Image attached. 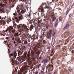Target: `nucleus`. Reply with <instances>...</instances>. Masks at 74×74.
Returning <instances> with one entry per match:
<instances>
[{"label":"nucleus","instance_id":"cd10ccee","mask_svg":"<svg viewBox=\"0 0 74 74\" xmlns=\"http://www.w3.org/2000/svg\"><path fill=\"white\" fill-rule=\"evenodd\" d=\"M27 52H25L24 53V55L25 56V57H26V55H27Z\"/></svg>","mask_w":74,"mask_h":74},{"label":"nucleus","instance_id":"9b49d317","mask_svg":"<svg viewBox=\"0 0 74 74\" xmlns=\"http://www.w3.org/2000/svg\"><path fill=\"white\" fill-rule=\"evenodd\" d=\"M8 30L9 33H12V31L14 30V28L12 26H10L8 27Z\"/></svg>","mask_w":74,"mask_h":74},{"label":"nucleus","instance_id":"f704fd0d","mask_svg":"<svg viewBox=\"0 0 74 74\" xmlns=\"http://www.w3.org/2000/svg\"><path fill=\"white\" fill-rule=\"evenodd\" d=\"M56 23H59V21H58V19H57L56 21Z\"/></svg>","mask_w":74,"mask_h":74},{"label":"nucleus","instance_id":"20e7f679","mask_svg":"<svg viewBox=\"0 0 74 74\" xmlns=\"http://www.w3.org/2000/svg\"><path fill=\"white\" fill-rule=\"evenodd\" d=\"M72 36V34L70 32H65L62 35V37L64 38H66V37H71Z\"/></svg>","mask_w":74,"mask_h":74},{"label":"nucleus","instance_id":"0eeeda50","mask_svg":"<svg viewBox=\"0 0 74 74\" xmlns=\"http://www.w3.org/2000/svg\"><path fill=\"white\" fill-rule=\"evenodd\" d=\"M50 60H51V59H50V57H47V58H45L44 60V64H46L47 63H49V61H50Z\"/></svg>","mask_w":74,"mask_h":74},{"label":"nucleus","instance_id":"e433bc0d","mask_svg":"<svg viewBox=\"0 0 74 74\" xmlns=\"http://www.w3.org/2000/svg\"><path fill=\"white\" fill-rule=\"evenodd\" d=\"M17 70H18V68H16L15 69V71L16 72H16H17Z\"/></svg>","mask_w":74,"mask_h":74},{"label":"nucleus","instance_id":"aec40b11","mask_svg":"<svg viewBox=\"0 0 74 74\" xmlns=\"http://www.w3.org/2000/svg\"><path fill=\"white\" fill-rule=\"evenodd\" d=\"M15 40H16V41L17 42H18V43H21V41L20 40V39H17V40L16 39H15Z\"/></svg>","mask_w":74,"mask_h":74},{"label":"nucleus","instance_id":"473e14b6","mask_svg":"<svg viewBox=\"0 0 74 74\" xmlns=\"http://www.w3.org/2000/svg\"><path fill=\"white\" fill-rule=\"evenodd\" d=\"M18 53L20 54H22V52L21 51L19 50L18 51Z\"/></svg>","mask_w":74,"mask_h":74},{"label":"nucleus","instance_id":"c9c22d12","mask_svg":"<svg viewBox=\"0 0 74 74\" xmlns=\"http://www.w3.org/2000/svg\"><path fill=\"white\" fill-rule=\"evenodd\" d=\"M58 47H59V48H60L61 46H60V45H58V46H56V47L57 48V49H58V48H57Z\"/></svg>","mask_w":74,"mask_h":74},{"label":"nucleus","instance_id":"f3484780","mask_svg":"<svg viewBox=\"0 0 74 74\" xmlns=\"http://www.w3.org/2000/svg\"><path fill=\"white\" fill-rule=\"evenodd\" d=\"M23 8V5H18L17 6L16 9L18 10V9H22V8Z\"/></svg>","mask_w":74,"mask_h":74},{"label":"nucleus","instance_id":"b1692460","mask_svg":"<svg viewBox=\"0 0 74 74\" xmlns=\"http://www.w3.org/2000/svg\"><path fill=\"white\" fill-rule=\"evenodd\" d=\"M62 74H68V73L67 71H63Z\"/></svg>","mask_w":74,"mask_h":74},{"label":"nucleus","instance_id":"58836bf2","mask_svg":"<svg viewBox=\"0 0 74 74\" xmlns=\"http://www.w3.org/2000/svg\"><path fill=\"white\" fill-rule=\"evenodd\" d=\"M30 27H31V28H33V27H34L33 25H31Z\"/></svg>","mask_w":74,"mask_h":74},{"label":"nucleus","instance_id":"c85d7f7f","mask_svg":"<svg viewBox=\"0 0 74 74\" xmlns=\"http://www.w3.org/2000/svg\"><path fill=\"white\" fill-rule=\"evenodd\" d=\"M69 71L70 72H71V71H73V70L72 69H71L70 68H69Z\"/></svg>","mask_w":74,"mask_h":74},{"label":"nucleus","instance_id":"49530a36","mask_svg":"<svg viewBox=\"0 0 74 74\" xmlns=\"http://www.w3.org/2000/svg\"><path fill=\"white\" fill-rule=\"evenodd\" d=\"M38 23H41V21H40V20H38Z\"/></svg>","mask_w":74,"mask_h":74},{"label":"nucleus","instance_id":"f03ea898","mask_svg":"<svg viewBox=\"0 0 74 74\" xmlns=\"http://www.w3.org/2000/svg\"><path fill=\"white\" fill-rule=\"evenodd\" d=\"M14 25L15 26H17V27L18 29H21V27L22 29H21L20 30V31L19 32V35H21V36H23V34H24V30L25 31H28L29 30V29L27 28L26 25L25 24L22 25V24H20L18 25H17L16 23L14 24Z\"/></svg>","mask_w":74,"mask_h":74},{"label":"nucleus","instance_id":"6e6d98bb","mask_svg":"<svg viewBox=\"0 0 74 74\" xmlns=\"http://www.w3.org/2000/svg\"><path fill=\"white\" fill-rule=\"evenodd\" d=\"M21 55H22V54H19V53H18V56H19Z\"/></svg>","mask_w":74,"mask_h":74},{"label":"nucleus","instance_id":"864d4df0","mask_svg":"<svg viewBox=\"0 0 74 74\" xmlns=\"http://www.w3.org/2000/svg\"><path fill=\"white\" fill-rule=\"evenodd\" d=\"M50 48H51V47H50V46H48L47 47V49H50Z\"/></svg>","mask_w":74,"mask_h":74},{"label":"nucleus","instance_id":"f8f14e48","mask_svg":"<svg viewBox=\"0 0 74 74\" xmlns=\"http://www.w3.org/2000/svg\"><path fill=\"white\" fill-rule=\"evenodd\" d=\"M5 23V18H4L3 20L1 21L0 22V25H4Z\"/></svg>","mask_w":74,"mask_h":74},{"label":"nucleus","instance_id":"1a4fd4ad","mask_svg":"<svg viewBox=\"0 0 74 74\" xmlns=\"http://www.w3.org/2000/svg\"><path fill=\"white\" fill-rule=\"evenodd\" d=\"M43 5H44V4H42V5H41L38 8V11H39V12H44L45 11H44V8H43Z\"/></svg>","mask_w":74,"mask_h":74},{"label":"nucleus","instance_id":"0e129e2a","mask_svg":"<svg viewBox=\"0 0 74 74\" xmlns=\"http://www.w3.org/2000/svg\"><path fill=\"white\" fill-rule=\"evenodd\" d=\"M44 60H43L42 62V63H44Z\"/></svg>","mask_w":74,"mask_h":74},{"label":"nucleus","instance_id":"c03bdc74","mask_svg":"<svg viewBox=\"0 0 74 74\" xmlns=\"http://www.w3.org/2000/svg\"><path fill=\"white\" fill-rule=\"evenodd\" d=\"M38 71H36L35 72V74H38Z\"/></svg>","mask_w":74,"mask_h":74},{"label":"nucleus","instance_id":"5701e85b","mask_svg":"<svg viewBox=\"0 0 74 74\" xmlns=\"http://www.w3.org/2000/svg\"><path fill=\"white\" fill-rule=\"evenodd\" d=\"M18 34H18V33H14V36H15V37H18Z\"/></svg>","mask_w":74,"mask_h":74},{"label":"nucleus","instance_id":"6e6552de","mask_svg":"<svg viewBox=\"0 0 74 74\" xmlns=\"http://www.w3.org/2000/svg\"><path fill=\"white\" fill-rule=\"evenodd\" d=\"M14 58H11V62H12V63L13 64H15L16 63V61L14 60L15 59V58H16V54L14 55Z\"/></svg>","mask_w":74,"mask_h":74},{"label":"nucleus","instance_id":"ea45409f","mask_svg":"<svg viewBox=\"0 0 74 74\" xmlns=\"http://www.w3.org/2000/svg\"><path fill=\"white\" fill-rule=\"evenodd\" d=\"M9 39V37H6L5 38V39H6V40H8Z\"/></svg>","mask_w":74,"mask_h":74},{"label":"nucleus","instance_id":"052dcab7","mask_svg":"<svg viewBox=\"0 0 74 74\" xmlns=\"http://www.w3.org/2000/svg\"><path fill=\"white\" fill-rule=\"evenodd\" d=\"M15 39V38H14V37H13L12 38V40H14Z\"/></svg>","mask_w":74,"mask_h":74},{"label":"nucleus","instance_id":"a18cd8bd","mask_svg":"<svg viewBox=\"0 0 74 74\" xmlns=\"http://www.w3.org/2000/svg\"><path fill=\"white\" fill-rule=\"evenodd\" d=\"M13 55H14V54L13 53L10 54V56H13Z\"/></svg>","mask_w":74,"mask_h":74},{"label":"nucleus","instance_id":"69168bd1","mask_svg":"<svg viewBox=\"0 0 74 74\" xmlns=\"http://www.w3.org/2000/svg\"><path fill=\"white\" fill-rule=\"evenodd\" d=\"M1 35H2V36H5V35L3 34V33H1Z\"/></svg>","mask_w":74,"mask_h":74},{"label":"nucleus","instance_id":"bf43d9fd","mask_svg":"<svg viewBox=\"0 0 74 74\" xmlns=\"http://www.w3.org/2000/svg\"><path fill=\"white\" fill-rule=\"evenodd\" d=\"M74 50H72V54H74Z\"/></svg>","mask_w":74,"mask_h":74},{"label":"nucleus","instance_id":"774afa93","mask_svg":"<svg viewBox=\"0 0 74 74\" xmlns=\"http://www.w3.org/2000/svg\"><path fill=\"white\" fill-rule=\"evenodd\" d=\"M53 74H56V72H55Z\"/></svg>","mask_w":74,"mask_h":74},{"label":"nucleus","instance_id":"ddd939ff","mask_svg":"<svg viewBox=\"0 0 74 74\" xmlns=\"http://www.w3.org/2000/svg\"><path fill=\"white\" fill-rule=\"evenodd\" d=\"M45 71V67H43L42 69V71L40 73V74H44Z\"/></svg>","mask_w":74,"mask_h":74},{"label":"nucleus","instance_id":"7ed1b4c3","mask_svg":"<svg viewBox=\"0 0 74 74\" xmlns=\"http://www.w3.org/2000/svg\"><path fill=\"white\" fill-rule=\"evenodd\" d=\"M46 7L47 8L49 9V10L47 11L48 13L51 16L52 21V22H53V21H55L56 20V16H55V15L54 12H51L52 8L51 7L49 6H48L46 5Z\"/></svg>","mask_w":74,"mask_h":74},{"label":"nucleus","instance_id":"680f3d73","mask_svg":"<svg viewBox=\"0 0 74 74\" xmlns=\"http://www.w3.org/2000/svg\"><path fill=\"white\" fill-rule=\"evenodd\" d=\"M16 53V51H15L14 53H13V55H15V54Z\"/></svg>","mask_w":74,"mask_h":74},{"label":"nucleus","instance_id":"de8ad7c7","mask_svg":"<svg viewBox=\"0 0 74 74\" xmlns=\"http://www.w3.org/2000/svg\"><path fill=\"white\" fill-rule=\"evenodd\" d=\"M55 32H53V34H52L53 36H55Z\"/></svg>","mask_w":74,"mask_h":74},{"label":"nucleus","instance_id":"2f4dec72","mask_svg":"<svg viewBox=\"0 0 74 74\" xmlns=\"http://www.w3.org/2000/svg\"><path fill=\"white\" fill-rule=\"evenodd\" d=\"M53 51H52L51 52L50 54L51 56H53Z\"/></svg>","mask_w":74,"mask_h":74},{"label":"nucleus","instance_id":"79ce46f5","mask_svg":"<svg viewBox=\"0 0 74 74\" xmlns=\"http://www.w3.org/2000/svg\"><path fill=\"white\" fill-rule=\"evenodd\" d=\"M58 23H56V24L55 25L56 27L57 26H58Z\"/></svg>","mask_w":74,"mask_h":74},{"label":"nucleus","instance_id":"37998d69","mask_svg":"<svg viewBox=\"0 0 74 74\" xmlns=\"http://www.w3.org/2000/svg\"><path fill=\"white\" fill-rule=\"evenodd\" d=\"M20 11V10L19 9L18 10H17V12H18V13L19 14H20V12H19Z\"/></svg>","mask_w":74,"mask_h":74},{"label":"nucleus","instance_id":"a19ab883","mask_svg":"<svg viewBox=\"0 0 74 74\" xmlns=\"http://www.w3.org/2000/svg\"><path fill=\"white\" fill-rule=\"evenodd\" d=\"M0 6L1 7H3V3L0 4Z\"/></svg>","mask_w":74,"mask_h":74},{"label":"nucleus","instance_id":"4d7b16f0","mask_svg":"<svg viewBox=\"0 0 74 74\" xmlns=\"http://www.w3.org/2000/svg\"><path fill=\"white\" fill-rule=\"evenodd\" d=\"M28 16L29 17H30V16H31V14H30V13H29V14L28 15Z\"/></svg>","mask_w":74,"mask_h":74},{"label":"nucleus","instance_id":"c756f323","mask_svg":"<svg viewBox=\"0 0 74 74\" xmlns=\"http://www.w3.org/2000/svg\"><path fill=\"white\" fill-rule=\"evenodd\" d=\"M13 15H14L15 16H16L17 15V13L16 12L15 13H13Z\"/></svg>","mask_w":74,"mask_h":74},{"label":"nucleus","instance_id":"2eb2a0df","mask_svg":"<svg viewBox=\"0 0 74 74\" xmlns=\"http://www.w3.org/2000/svg\"><path fill=\"white\" fill-rule=\"evenodd\" d=\"M70 27V24H67L66 26L63 29L65 30V29H68Z\"/></svg>","mask_w":74,"mask_h":74},{"label":"nucleus","instance_id":"3c124183","mask_svg":"<svg viewBox=\"0 0 74 74\" xmlns=\"http://www.w3.org/2000/svg\"><path fill=\"white\" fill-rule=\"evenodd\" d=\"M12 32L13 33H15V30L13 29L12 31Z\"/></svg>","mask_w":74,"mask_h":74},{"label":"nucleus","instance_id":"a211bd4d","mask_svg":"<svg viewBox=\"0 0 74 74\" xmlns=\"http://www.w3.org/2000/svg\"><path fill=\"white\" fill-rule=\"evenodd\" d=\"M16 40L15 41V40H13V43L14 44H15L14 45V46L15 47H16V46H18V43L16 42Z\"/></svg>","mask_w":74,"mask_h":74},{"label":"nucleus","instance_id":"7c9ffc66","mask_svg":"<svg viewBox=\"0 0 74 74\" xmlns=\"http://www.w3.org/2000/svg\"><path fill=\"white\" fill-rule=\"evenodd\" d=\"M28 43L27 42V40H25L24 41V44H27Z\"/></svg>","mask_w":74,"mask_h":74},{"label":"nucleus","instance_id":"423d86ee","mask_svg":"<svg viewBox=\"0 0 74 74\" xmlns=\"http://www.w3.org/2000/svg\"><path fill=\"white\" fill-rule=\"evenodd\" d=\"M47 68L48 69V71H49V69L50 71H53V63H51V64H50L49 66L47 67Z\"/></svg>","mask_w":74,"mask_h":74},{"label":"nucleus","instance_id":"a878e982","mask_svg":"<svg viewBox=\"0 0 74 74\" xmlns=\"http://www.w3.org/2000/svg\"><path fill=\"white\" fill-rule=\"evenodd\" d=\"M18 58L19 59H20V60H23V59H24V58L22 57H20L19 56Z\"/></svg>","mask_w":74,"mask_h":74},{"label":"nucleus","instance_id":"09e8293b","mask_svg":"<svg viewBox=\"0 0 74 74\" xmlns=\"http://www.w3.org/2000/svg\"><path fill=\"white\" fill-rule=\"evenodd\" d=\"M40 66H41V64H39V65L38 66V69L40 68Z\"/></svg>","mask_w":74,"mask_h":74},{"label":"nucleus","instance_id":"13d9d810","mask_svg":"<svg viewBox=\"0 0 74 74\" xmlns=\"http://www.w3.org/2000/svg\"><path fill=\"white\" fill-rule=\"evenodd\" d=\"M4 18H1V16H0V19H1V20H2V19H4Z\"/></svg>","mask_w":74,"mask_h":74},{"label":"nucleus","instance_id":"dca6fc26","mask_svg":"<svg viewBox=\"0 0 74 74\" xmlns=\"http://www.w3.org/2000/svg\"><path fill=\"white\" fill-rule=\"evenodd\" d=\"M27 71H25L24 72H23V71H22L20 72H19L18 73V74H26L27 73Z\"/></svg>","mask_w":74,"mask_h":74},{"label":"nucleus","instance_id":"338daca9","mask_svg":"<svg viewBox=\"0 0 74 74\" xmlns=\"http://www.w3.org/2000/svg\"><path fill=\"white\" fill-rule=\"evenodd\" d=\"M38 37H36V38H35L36 39L38 40Z\"/></svg>","mask_w":74,"mask_h":74},{"label":"nucleus","instance_id":"8fccbe9b","mask_svg":"<svg viewBox=\"0 0 74 74\" xmlns=\"http://www.w3.org/2000/svg\"><path fill=\"white\" fill-rule=\"evenodd\" d=\"M21 1H23L24 2H26V0H20Z\"/></svg>","mask_w":74,"mask_h":74},{"label":"nucleus","instance_id":"603ef678","mask_svg":"<svg viewBox=\"0 0 74 74\" xmlns=\"http://www.w3.org/2000/svg\"><path fill=\"white\" fill-rule=\"evenodd\" d=\"M71 16H72V15H71V14H70L69 15V17L71 18Z\"/></svg>","mask_w":74,"mask_h":74},{"label":"nucleus","instance_id":"72a5a7b5","mask_svg":"<svg viewBox=\"0 0 74 74\" xmlns=\"http://www.w3.org/2000/svg\"><path fill=\"white\" fill-rule=\"evenodd\" d=\"M43 34H42L44 35H44H45V31H43V32H42Z\"/></svg>","mask_w":74,"mask_h":74},{"label":"nucleus","instance_id":"9d476101","mask_svg":"<svg viewBox=\"0 0 74 74\" xmlns=\"http://www.w3.org/2000/svg\"><path fill=\"white\" fill-rule=\"evenodd\" d=\"M53 32V31L52 29H51L50 31H49L47 35V37L48 38H51V34H52Z\"/></svg>","mask_w":74,"mask_h":74},{"label":"nucleus","instance_id":"f257e3e1","mask_svg":"<svg viewBox=\"0 0 74 74\" xmlns=\"http://www.w3.org/2000/svg\"><path fill=\"white\" fill-rule=\"evenodd\" d=\"M42 40H39L37 44L36 45V46L33 48V49L35 52L38 55H39L40 53V50L38 51V48H41V47H43L44 45V44H47V42L45 40H43L42 42Z\"/></svg>","mask_w":74,"mask_h":74},{"label":"nucleus","instance_id":"bb28decb","mask_svg":"<svg viewBox=\"0 0 74 74\" xmlns=\"http://www.w3.org/2000/svg\"><path fill=\"white\" fill-rule=\"evenodd\" d=\"M70 9H68L67 10V11L66 12V15H67V14L69 13V11H70Z\"/></svg>","mask_w":74,"mask_h":74},{"label":"nucleus","instance_id":"412c9836","mask_svg":"<svg viewBox=\"0 0 74 74\" xmlns=\"http://www.w3.org/2000/svg\"><path fill=\"white\" fill-rule=\"evenodd\" d=\"M24 10L25 9H22V10H21V12L23 14H24V13L25 12V11Z\"/></svg>","mask_w":74,"mask_h":74},{"label":"nucleus","instance_id":"4468645a","mask_svg":"<svg viewBox=\"0 0 74 74\" xmlns=\"http://www.w3.org/2000/svg\"><path fill=\"white\" fill-rule=\"evenodd\" d=\"M31 54H30V51H29L28 53V54L27 55V58L28 59H30V56H31Z\"/></svg>","mask_w":74,"mask_h":74},{"label":"nucleus","instance_id":"5fc2aeb1","mask_svg":"<svg viewBox=\"0 0 74 74\" xmlns=\"http://www.w3.org/2000/svg\"><path fill=\"white\" fill-rule=\"evenodd\" d=\"M8 53H9V52H10V49H8Z\"/></svg>","mask_w":74,"mask_h":74},{"label":"nucleus","instance_id":"39448f33","mask_svg":"<svg viewBox=\"0 0 74 74\" xmlns=\"http://www.w3.org/2000/svg\"><path fill=\"white\" fill-rule=\"evenodd\" d=\"M18 18L16 17H15L14 18V19H16V22H18V23H19V20L20 21H22V20L23 19V17L22 16V15L21 14H20Z\"/></svg>","mask_w":74,"mask_h":74},{"label":"nucleus","instance_id":"393cba45","mask_svg":"<svg viewBox=\"0 0 74 74\" xmlns=\"http://www.w3.org/2000/svg\"><path fill=\"white\" fill-rule=\"evenodd\" d=\"M31 53L32 56H34V52L33 51H32Z\"/></svg>","mask_w":74,"mask_h":74},{"label":"nucleus","instance_id":"6ab92c4d","mask_svg":"<svg viewBox=\"0 0 74 74\" xmlns=\"http://www.w3.org/2000/svg\"><path fill=\"white\" fill-rule=\"evenodd\" d=\"M23 64L25 67L26 68L27 67V62H25L23 63Z\"/></svg>","mask_w":74,"mask_h":74},{"label":"nucleus","instance_id":"4be33fe9","mask_svg":"<svg viewBox=\"0 0 74 74\" xmlns=\"http://www.w3.org/2000/svg\"><path fill=\"white\" fill-rule=\"evenodd\" d=\"M59 21L60 22V21H62V19H63V18H62V17L60 16L59 17Z\"/></svg>","mask_w":74,"mask_h":74},{"label":"nucleus","instance_id":"4c0bfd02","mask_svg":"<svg viewBox=\"0 0 74 74\" xmlns=\"http://www.w3.org/2000/svg\"><path fill=\"white\" fill-rule=\"evenodd\" d=\"M8 29H6V30H4V32H8Z\"/></svg>","mask_w":74,"mask_h":74},{"label":"nucleus","instance_id":"e2e57ef3","mask_svg":"<svg viewBox=\"0 0 74 74\" xmlns=\"http://www.w3.org/2000/svg\"><path fill=\"white\" fill-rule=\"evenodd\" d=\"M48 4H49H49H51V2H48Z\"/></svg>","mask_w":74,"mask_h":74}]
</instances>
